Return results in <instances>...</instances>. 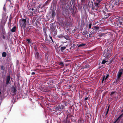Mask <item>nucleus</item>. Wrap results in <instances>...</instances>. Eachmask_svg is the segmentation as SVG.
<instances>
[{
    "instance_id": "nucleus-1",
    "label": "nucleus",
    "mask_w": 123,
    "mask_h": 123,
    "mask_svg": "<svg viewBox=\"0 0 123 123\" xmlns=\"http://www.w3.org/2000/svg\"><path fill=\"white\" fill-rule=\"evenodd\" d=\"M41 4L39 5L37 2L32 3L31 6V7L29 9V13L31 15H32L35 13L39 11V9L42 5Z\"/></svg>"
},
{
    "instance_id": "nucleus-2",
    "label": "nucleus",
    "mask_w": 123,
    "mask_h": 123,
    "mask_svg": "<svg viewBox=\"0 0 123 123\" xmlns=\"http://www.w3.org/2000/svg\"><path fill=\"white\" fill-rule=\"evenodd\" d=\"M111 51V49L108 48L104 50L103 55L107 59L110 57Z\"/></svg>"
},
{
    "instance_id": "nucleus-3",
    "label": "nucleus",
    "mask_w": 123,
    "mask_h": 123,
    "mask_svg": "<svg viewBox=\"0 0 123 123\" xmlns=\"http://www.w3.org/2000/svg\"><path fill=\"white\" fill-rule=\"evenodd\" d=\"M19 24L21 27L24 28L26 27V19H20L19 21Z\"/></svg>"
},
{
    "instance_id": "nucleus-4",
    "label": "nucleus",
    "mask_w": 123,
    "mask_h": 123,
    "mask_svg": "<svg viewBox=\"0 0 123 123\" xmlns=\"http://www.w3.org/2000/svg\"><path fill=\"white\" fill-rule=\"evenodd\" d=\"M40 90L43 92H48L50 91V87L49 86H43L40 88Z\"/></svg>"
},
{
    "instance_id": "nucleus-5",
    "label": "nucleus",
    "mask_w": 123,
    "mask_h": 123,
    "mask_svg": "<svg viewBox=\"0 0 123 123\" xmlns=\"http://www.w3.org/2000/svg\"><path fill=\"white\" fill-rule=\"evenodd\" d=\"M50 29L51 31L53 32L52 34L54 36H55L57 34V30L56 29H55V28L52 26L50 27Z\"/></svg>"
},
{
    "instance_id": "nucleus-6",
    "label": "nucleus",
    "mask_w": 123,
    "mask_h": 123,
    "mask_svg": "<svg viewBox=\"0 0 123 123\" xmlns=\"http://www.w3.org/2000/svg\"><path fill=\"white\" fill-rule=\"evenodd\" d=\"M75 8L76 7L75 6H73V8L71 7V8H69L70 10L74 17L75 16V14L76 13V12L74 11V8Z\"/></svg>"
},
{
    "instance_id": "nucleus-7",
    "label": "nucleus",
    "mask_w": 123,
    "mask_h": 123,
    "mask_svg": "<svg viewBox=\"0 0 123 123\" xmlns=\"http://www.w3.org/2000/svg\"><path fill=\"white\" fill-rule=\"evenodd\" d=\"M12 91V93L14 94H16V92H17V90L16 89V86L15 85L12 86L11 88Z\"/></svg>"
},
{
    "instance_id": "nucleus-8",
    "label": "nucleus",
    "mask_w": 123,
    "mask_h": 123,
    "mask_svg": "<svg viewBox=\"0 0 123 123\" xmlns=\"http://www.w3.org/2000/svg\"><path fill=\"white\" fill-rule=\"evenodd\" d=\"M36 58L38 60H41L42 57L40 55L39 53L38 52H36L35 53Z\"/></svg>"
},
{
    "instance_id": "nucleus-9",
    "label": "nucleus",
    "mask_w": 123,
    "mask_h": 123,
    "mask_svg": "<svg viewBox=\"0 0 123 123\" xmlns=\"http://www.w3.org/2000/svg\"><path fill=\"white\" fill-rule=\"evenodd\" d=\"M123 74V68L120 69L117 73V76L120 78L122 74Z\"/></svg>"
},
{
    "instance_id": "nucleus-10",
    "label": "nucleus",
    "mask_w": 123,
    "mask_h": 123,
    "mask_svg": "<svg viewBox=\"0 0 123 123\" xmlns=\"http://www.w3.org/2000/svg\"><path fill=\"white\" fill-rule=\"evenodd\" d=\"M69 11L68 9L66 8L65 9L64 11L62 12L63 15L64 16H67L69 14Z\"/></svg>"
},
{
    "instance_id": "nucleus-11",
    "label": "nucleus",
    "mask_w": 123,
    "mask_h": 123,
    "mask_svg": "<svg viewBox=\"0 0 123 123\" xmlns=\"http://www.w3.org/2000/svg\"><path fill=\"white\" fill-rule=\"evenodd\" d=\"M113 7L116 6H117L119 4L118 2V1H113L112 2H111Z\"/></svg>"
},
{
    "instance_id": "nucleus-12",
    "label": "nucleus",
    "mask_w": 123,
    "mask_h": 123,
    "mask_svg": "<svg viewBox=\"0 0 123 123\" xmlns=\"http://www.w3.org/2000/svg\"><path fill=\"white\" fill-rule=\"evenodd\" d=\"M110 3L106 5L105 6V10L107 12H109V7L110 6Z\"/></svg>"
},
{
    "instance_id": "nucleus-13",
    "label": "nucleus",
    "mask_w": 123,
    "mask_h": 123,
    "mask_svg": "<svg viewBox=\"0 0 123 123\" xmlns=\"http://www.w3.org/2000/svg\"><path fill=\"white\" fill-rule=\"evenodd\" d=\"M64 107V106L62 105H58L56 107V108L58 111H60L63 109Z\"/></svg>"
},
{
    "instance_id": "nucleus-14",
    "label": "nucleus",
    "mask_w": 123,
    "mask_h": 123,
    "mask_svg": "<svg viewBox=\"0 0 123 123\" xmlns=\"http://www.w3.org/2000/svg\"><path fill=\"white\" fill-rule=\"evenodd\" d=\"M11 78V77L10 75L7 76L6 77V84H10L9 81L10 80Z\"/></svg>"
},
{
    "instance_id": "nucleus-15",
    "label": "nucleus",
    "mask_w": 123,
    "mask_h": 123,
    "mask_svg": "<svg viewBox=\"0 0 123 123\" xmlns=\"http://www.w3.org/2000/svg\"><path fill=\"white\" fill-rule=\"evenodd\" d=\"M86 45L85 43H81L78 45V46L79 48H83Z\"/></svg>"
},
{
    "instance_id": "nucleus-16",
    "label": "nucleus",
    "mask_w": 123,
    "mask_h": 123,
    "mask_svg": "<svg viewBox=\"0 0 123 123\" xmlns=\"http://www.w3.org/2000/svg\"><path fill=\"white\" fill-rule=\"evenodd\" d=\"M67 45L65 46L61 47L60 49L62 52H63L65 49H66V47L67 46Z\"/></svg>"
},
{
    "instance_id": "nucleus-17",
    "label": "nucleus",
    "mask_w": 123,
    "mask_h": 123,
    "mask_svg": "<svg viewBox=\"0 0 123 123\" xmlns=\"http://www.w3.org/2000/svg\"><path fill=\"white\" fill-rule=\"evenodd\" d=\"M36 18L35 17H33L32 18L31 20V22L32 24H34V22L35 21Z\"/></svg>"
},
{
    "instance_id": "nucleus-18",
    "label": "nucleus",
    "mask_w": 123,
    "mask_h": 123,
    "mask_svg": "<svg viewBox=\"0 0 123 123\" xmlns=\"http://www.w3.org/2000/svg\"><path fill=\"white\" fill-rule=\"evenodd\" d=\"M118 22L120 25H123V18L122 19L119 20Z\"/></svg>"
},
{
    "instance_id": "nucleus-19",
    "label": "nucleus",
    "mask_w": 123,
    "mask_h": 123,
    "mask_svg": "<svg viewBox=\"0 0 123 123\" xmlns=\"http://www.w3.org/2000/svg\"><path fill=\"white\" fill-rule=\"evenodd\" d=\"M110 6H109V11L111 10H112L113 9V6H112V3H111V2H110Z\"/></svg>"
},
{
    "instance_id": "nucleus-20",
    "label": "nucleus",
    "mask_w": 123,
    "mask_h": 123,
    "mask_svg": "<svg viewBox=\"0 0 123 123\" xmlns=\"http://www.w3.org/2000/svg\"><path fill=\"white\" fill-rule=\"evenodd\" d=\"M92 9L93 11H96L98 10V8L97 7H96L95 6H94L92 5Z\"/></svg>"
},
{
    "instance_id": "nucleus-21",
    "label": "nucleus",
    "mask_w": 123,
    "mask_h": 123,
    "mask_svg": "<svg viewBox=\"0 0 123 123\" xmlns=\"http://www.w3.org/2000/svg\"><path fill=\"white\" fill-rule=\"evenodd\" d=\"M120 80V78L118 76H117V78L115 80L114 83H117Z\"/></svg>"
},
{
    "instance_id": "nucleus-22",
    "label": "nucleus",
    "mask_w": 123,
    "mask_h": 123,
    "mask_svg": "<svg viewBox=\"0 0 123 123\" xmlns=\"http://www.w3.org/2000/svg\"><path fill=\"white\" fill-rule=\"evenodd\" d=\"M123 116V113H122L121 114L117 119L118 121V122H119L121 118H122Z\"/></svg>"
},
{
    "instance_id": "nucleus-23",
    "label": "nucleus",
    "mask_w": 123,
    "mask_h": 123,
    "mask_svg": "<svg viewBox=\"0 0 123 123\" xmlns=\"http://www.w3.org/2000/svg\"><path fill=\"white\" fill-rule=\"evenodd\" d=\"M99 29V27L98 26H95L93 28V32H94L96 31V30H98Z\"/></svg>"
},
{
    "instance_id": "nucleus-24",
    "label": "nucleus",
    "mask_w": 123,
    "mask_h": 123,
    "mask_svg": "<svg viewBox=\"0 0 123 123\" xmlns=\"http://www.w3.org/2000/svg\"><path fill=\"white\" fill-rule=\"evenodd\" d=\"M41 47L43 48L44 49L46 50L47 49V47L44 44H42Z\"/></svg>"
},
{
    "instance_id": "nucleus-25",
    "label": "nucleus",
    "mask_w": 123,
    "mask_h": 123,
    "mask_svg": "<svg viewBox=\"0 0 123 123\" xmlns=\"http://www.w3.org/2000/svg\"><path fill=\"white\" fill-rule=\"evenodd\" d=\"M16 27L15 26H14L13 27V28L11 29V31L12 32H14L16 30Z\"/></svg>"
},
{
    "instance_id": "nucleus-26",
    "label": "nucleus",
    "mask_w": 123,
    "mask_h": 123,
    "mask_svg": "<svg viewBox=\"0 0 123 123\" xmlns=\"http://www.w3.org/2000/svg\"><path fill=\"white\" fill-rule=\"evenodd\" d=\"M103 12L104 15L105 16V17H104V18H108L109 17L108 15V14H106L104 11Z\"/></svg>"
},
{
    "instance_id": "nucleus-27",
    "label": "nucleus",
    "mask_w": 123,
    "mask_h": 123,
    "mask_svg": "<svg viewBox=\"0 0 123 123\" xmlns=\"http://www.w3.org/2000/svg\"><path fill=\"white\" fill-rule=\"evenodd\" d=\"M52 17L53 18L55 16V10H53L52 11Z\"/></svg>"
},
{
    "instance_id": "nucleus-28",
    "label": "nucleus",
    "mask_w": 123,
    "mask_h": 123,
    "mask_svg": "<svg viewBox=\"0 0 123 123\" xmlns=\"http://www.w3.org/2000/svg\"><path fill=\"white\" fill-rule=\"evenodd\" d=\"M2 56L4 57H5L6 56V53L5 52H3L2 54Z\"/></svg>"
},
{
    "instance_id": "nucleus-29",
    "label": "nucleus",
    "mask_w": 123,
    "mask_h": 123,
    "mask_svg": "<svg viewBox=\"0 0 123 123\" xmlns=\"http://www.w3.org/2000/svg\"><path fill=\"white\" fill-rule=\"evenodd\" d=\"M48 54H46L45 56V59L47 61H48Z\"/></svg>"
},
{
    "instance_id": "nucleus-30",
    "label": "nucleus",
    "mask_w": 123,
    "mask_h": 123,
    "mask_svg": "<svg viewBox=\"0 0 123 123\" xmlns=\"http://www.w3.org/2000/svg\"><path fill=\"white\" fill-rule=\"evenodd\" d=\"M64 38L66 39L67 40H70V38L68 36H64Z\"/></svg>"
},
{
    "instance_id": "nucleus-31",
    "label": "nucleus",
    "mask_w": 123,
    "mask_h": 123,
    "mask_svg": "<svg viewBox=\"0 0 123 123\" xmlns=\"http://www.w3.org/2000/svg\"><path fill=\"white\" fill-rule=\"evenodd\" d=\"M89 67H90L89 65H86L84 67H83V69H84L85 68H89Z\"/></svg>"
},
{
    "instance_id": "nucleus-32",
    "label": "nucleus",
    "mask_w": 123,
    "mask_h": 123,
    "mask_svg": "<svg viewBox=\"0 0 123 123\" xmlns=\"http://www.w3.org/2000/svg\"><path fill=\"white\" fill-rule=\"evenodd\" d=\"M58 37L59 38H61L63 37H64V36H63V35H62V34H61L59 35L58 36Z\"/></svg>"
},
{
    "instance_id": "nucleus-33",
    "label": "nucleus",
    "mask_w": 123,
    "mask_h": 123,
    "mask_svg": "<svg viewBox=\"0 0 123 123\" xmlns=\"http://www.w3.org/2000/svg\"><path fill=\"white\" fill-rule=\"evenodd\" d=\"M94 4L95 6L98 8L99 7V4L98 3H94Z\"/></svg>"
},
{
    "instance_id": "nucleus-34",
    "label": "nucleus",
    "mask_w": 123,
    "mask_h": 123,
    "mask_svg": "<svg viewBox=\"0 0 123 123\" xmlns=\"http://www.w3.org/2000/svg\"><path fill=\"white\" fill-rule=\"evenodd\" d=\"M59 65L62 66H63L64 65V63L63 62H59Z\"/></svg>"
},
{
    "instance_id": "nucleus-35",
    "label": "nucleus",
    "mask_w": 123,
    "mask_h": 123,
    "mask_svg": "<svg viewBox=\"0 0 123 123\" xmlns=\"http://www.w3.org/2000/svg\"><path fill=\"white\" fill-rule=\"evenodd\" d=\"M79 123H84V121L83 119H80L78 120Z\"/></svg>"
},
{
    "instance_id": "nucleus-36",
    "label": "nucleus",
    "mask_w": 123,
    "mask_h": 123,
    "mask_svg": "<svg viewBox=\"0 0 123 123\" xmlns=\"http://www.w3.org/2000/svg\"><path fill=\"white\" fill-rule=\"evenodd\" d=\"M105 35V33H101L99 35H98L100 37H101L102 36L104 35Z\"/></svg>"
},
{
    "instance_id": "nucleus-37",
    "label": "nucleus",
    "mask_w": 123,
    "mask_h": 123,
    "mask_svg": "<svg viewBox=\"0 0 123 123\" xmlns=\"http://www.w3.org/2000/svg\"><path fill=\"white\" fill-rule=\"evenodd\" d=\"M50 0H47L45 3V5H48L49 3Z\"/></svg>"
},
{
    "instance_id": "nucleus-38",
    "label": "nucleus",
    "mask_w": 123,
    "mask_h": 123,
    "mask_svg": "<svg viewBox=\"0 0 123 123\" xmlns=\"http://www.w3.org/2000/svg\"><path fill=\"white\" fill-rule=\"evenodd\" d=\"M11 19L10 18L9 19V22L8 23V25H9V24H10V25L11 24Z\"/></svg>"
},
{
    "instance_id": "nucleus-39",
    "label": "nucleus",
    "mask_w": 123,
    "mask_h": 123,
    "mask_svg": "<svg viewBox=\"0 0 123 123\" xmlns=\"http://www.w3.org/2000/svg\"><path fill=\"white\" fill-rule=\"evenodd\" d=\"M116 92L115 91L111 92V93L110 95L112 96L113 94H114Z\"/></svg>"
},
{
    "instance_id": "nucleus-40",
    "label": "nucleus",
    "mask_w": 123,
    "mask_h": 123,
    "mask_svg": "<svg viewBox=\"0 0 123 123\" xmlns=\"http://www.w3.org/2000/svg\"><path fill=\"white\" fill-rule=\"evenodd\" d=\"M105 76H104L102 78V83H103V81H104V80H105Z\"/></svg>"
},
{
    "instance_id": "nucleus-41",
    "label": "nucleus",
    "mask_w": 123,
    "mask_h": 123,
    "mask_svg": "<svg viewBox=\"0 0 123 123\" xmlns=\"http://www.w3.org/2000/svg\"><path fill=\"white\" fill-rule=\"evenodd\" d=\"M26 40L28 42V43H31V41H30V40L29 39H27Z\"/></svg>"
},
{
    "instance_id": "nucleus-42",
    "label": "nucleus",
    "mask_w": 123,
    "mask_h": 123,
    "mask_svg": "<svg viewBox=\"0 0 123 123\" xmlns=\"http://www.w3.org/2000/svg\"><path fill=\"white\" fill-rule=\"evenodd\" d=\"M106 62L105 60H103L102 62V63L103 64H104Z\"/></svg>"
},
{
    "instance_id": "nucleus-43",
    "label": "nucleus",
    "mask_w": 123,
    "mask_h": 123,
    "mask_svg": "<svg viewBox=\"0 0 123 123\" xmlns=\"http://www.w3.org/2000/svg\"><path fill=\"white\" fill-rule=\"evenodd\" d=\"M109 74H107V75L106 76L105 78V80H106L109 77Z\"/></svg>"
},
{
    "instance_id": "nucleus-44",
    "label": "nucleus",
    "mask_w": 123,
    "mask_h": 123,
    "mask_svg": "<svg viewBox=\"0 0 123 123\" xmlns=\"http://www.w3.org/2000/svg\"><path fill=\"white\" fill-rule=\"evenodd\" d=\"M49 37H50V39H51L53 43H54V41H53V39H52V37L51 36H50V35H49Z\"/></svg>"
},
{
    "instance_id": "nucleus-45",
    "label": "nucleus",
    "mask_w": 123,
    "mask_h": 123,
    "mask_svg": "<svg viewBox=\"0 0 123 123\" xmlns=\"http://www.w3.org/2000/svg\"><path fill=\"white\" fill-rule=\"evenodd\" d=\"M1 70H4L5 69V68L3 67V66H1Z\"/></svg>"
},
{
    "instance_id": "nucleus-46",
    "label": "nucleus",
    "mask_w": 123,
    "mask_h": 123,
    "mask_svg": "<svg viewBox=\"0 0 123 123\" xmlns=\"http://www.w3.org/2000/svg\"><path fill=\"white\" fill-rule=\"evenodd\" d=\"M92 24L91 23L89 24V29H91V27Z\"/></svg>"
},
{
    "instance_id": "nucleus-47",
    "label": "nucleus",
    "mask_w": 123,
    "mask_h": 123,
    "mask_svg": "<svg viewBox=\"0 0 123 123\" xmlns=\"http://www.w3.org/2000/svg\"><path fill=\"white\" fill-rule=\"evenodd\" d=\"M2 36H3V39H5V38H6V36H5L4 35V33H3V35H2Z\"/></svg>"
},
{
    "instance_id": "nucleus-48",
    "label": "nucleus",
    "mask_w": 123,
    "mask_h": 123,
    "mask_svg": "<svg viewBox=\"0 0 123 123\" xmlns=\"http://www.w3.org/2000/svg\"><path fill=\"white\" fill-rule=\"evenodd\" d=\"M108 111H109L107 110V111H106V112H105V116H106L107 115V114L108 112Z\"/></svg>"
},
{
    "instance_id": "nucleus-49",
    "label": "nucleus",
    "mask_w": 123,
    "mask_h": 123,
    "mask_svg": "<svg viewBox=\"0 0 123 123\" xmlns=\"http://www.w3.org/2000/svg\"><path fill=\"white\" fill-rule=\"evenodd\" d=\"M34 49L35 51H36L37 50V48L36 46H35V47H34Z\"/></svg>"
},
{
    "instance_id": "nucleus-50",
    "label": "nucleus",
    "mask_w": 123,
    "mask_h": 123,
    "mask_svg": "<svg viewBox=\"0 0 123 123\" xmlns=\"http://www.w3.org/2000/svg\"><path fill=\"white\" fill-rule=\"evenodd\" d=\"M89 96H88V97H87L86 98H85V99H84V100H85V101H86V100H87L88 99V98H89Z\"/></svg>"
},
{
    "instance_id": "nucleus-51",
    "label": "nucleus",
    "mask_w": 123,
    "mask_h": 123,
    "mask_svg": "<svg viewBox=\"0 0 123 123\" xmlns=\"http://www.w3.org/2000/svg\"><path fill=\"white\" fill-rule=\"evenodd\" d=\"M113 59H111V60L110 61L109 63H108L109 64L111 63L112 62H113Z\"/></svg>"
},
{
    "instance_id": "nucleus-52",
    "label": "nucleus",
    "mask_w": 123,
    "mask_h": 123,
    "mask_svg": "<svg viewBox=\"0 0 123 123\" xmlns=\"http://www.w3.org/2000/svg\"><path fill=\"white\" fill-rule=\"evenodd\" d=\"M3 10L4 11H5L6 12V8L5 7V6H4V7H3Z\"/></svg>"
},
{
    "instance_id": "nucleus-53",
    "label": "nucleus",
    "mask_w": 123,
    "mask_h": 123,
    "mask_svg": "<svg viewBox=\"0 0 123 123\" xmlns=\"http://www.w3.org/2000/svg\"><path fill=\"white\" fill-rule=\"evenodd\" d=\"M84 33L85 34H88V32L86 31H85L84 32Z\"/></svg>"
},
{
    "instance_id": "nucleus-54",
    "label": "nucleus",
    "mask_w": 123,
    "mask_h": 123,
    "mask_svg": "<svg viewBox=\"0 0 123 123\" xmlns=\"http://www.w3.org/2000/svg\"><path fill=\"white\" fill-rule=\"evenodd\" d=\"M64 105L65 106H67V103H66L64 102Z\"/></svg>"
},
{
    "instance_id": "nucleus-55",
    "label": "nucleus",
    "mask_w": 123,
    "mask_h": 123,
    "mask_svg": "<svg viewBox=\"0 0 123 123\" xmlns=\"http://www.w3.org/2000/svg\"><path fill=\"white\" fill-rule=\"evenodd\" d=\"M35 74V73L34 72H33L31 73V74L32 75H34Z\"/></svg>"
},
{
    "instance_id": "nucleus-56",
    "label": "nucleus",
    "mask_w": 123,
    "mask_h": 123,
    "mask_svg": "<svg viewBox=\"0 0 123 123\" xmlns=\"http://www.w3.org/2000/svg\"><path fill=\"white\" fill-rule=\"evenodd\" d=\"M118 121L117 119L114 122V123H116V122Z\"/></svg>"
},
{
    "instance_id": "nucleus-57",
    "label": "nucleus",
    "mask_w": 123,
    "mask_h": 123,
    "mask_svg": "<svg viewBox=\"0 0 123 123\" xmlns=\"http://www.w3.org/2000/svg\"><path fill=\"white\" fill-rule=\"evenodd\" d=\"M102 0H97L99 2L101 1Z\"/></svg>"
},
{
    "instance_id": "nucleus-58",
    "label": "nucleus",
    "mask_w": 123,
    "mask_h": 123,
    "mask_svg": "<svg viewBox=\"0 0 123 123\" xmlns=\"http://www.w3.org/2000/svg\"><path fill=\"white\" fill-rule=\"evenodd\" d=\"M68 115L67 116V117L66 118V119H67L68 118Z\"/></svg>"
},
{
    "instance_id": "nucleus-59",
    "label": "nucleus",
    "mask_w": 123,
    "mask_h": 123,
    "mask_svg": "<svg viewBox=\"0 0 123 123\" xmlns=\"http://www.w3.org/2000/svg\"><path fill=\"white\" fill-rule=\"evenodd\" d=\"M109 106L108 107V109H107V110L109 111Z\"/></svg>"
},
{
    "instance_id": "nucleus-60",
    "label": "nucleus",
    "mask_w": 123,
    "mask_h": 123,
    "mask_svg": "<svg viewBox=\"0 0 123 123\" xmlns=\"http://www.w3.org/2000/svg\"><path fill=\"white\" fill-rule=\"evenodd\" d=\"M73 46H71V47L70 48V49L72 47H73V46H74V44H73Z\"/></svg>"
},
{
    "instance_id": "nucleus-61",
    "label": "nucleus",
    "mask_w": 123,
    "mask_h": 123,
    "mask_svg": "<svg viewBox=\"0 0 123 123\" xmlns=\"http://www.w3.org/2000/svg\"><path fill=\"white\" fill-rule=\"evenodd\" d=\"M73 46H71V47L70 48V49L72 47H73V46H74V44H73Z\"/></svg>"
},
{
    "instance_id": "nucleus-62",
    "label": "nucleus",
    "mask_w": 123,
    "mask_h": 123,
    "mask_svg": "<svg viewBox=\"0 0 123 123\" xmlns=\"http://www.w3.org/2000/svg\"><path fill=\"white\" fill-rule=\"evenodd\" d=\"M6 1H7L10 2V0H6Z\"/></svg>"
},
{
    "instance_id": "nucleus-63",
    "label": "nucleus",
    "mask_w": 123,
    "mask_h": 123,
    "mask_svg": "<svg viewBox=\"0 0 123 123\" xmlns=\"http://www.w3.org/2000/svg\"><path fill=\"white\" fill-rule=\"evenodd\" d=\"M121 112H123V109H122V110H121Z\"/></svg>"
},
{
    "instance_id": "nucleus-64",
    "label": "nucleus",
    "mask_w": 123,
    "mask_h": 123,
    "mask_svg": "<svg viewBox=\"0 0 123 123\" xmlns=\"http://www.w3.org/2000/svg\"><path fill=\"white\" fill-rule=\"evenodd\" d=\"M69 29H67V30L68 31V30H69Z\"/></svg>"
}]
</instances>
